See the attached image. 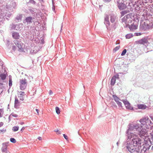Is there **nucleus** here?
<instances>
[{"mask_svg":"<svg viewBox=\"0 0 153 153\" xmlns=\"http://www.w3.org/2000/svg\"><path fill=\"white\" fill-rule=\"evenodd\" d=\"M128 126V129L126 131L127 138L123 144V147L124 148L126 146L130 148L128 146L131 144L139 145L141 143L140 139L138 137L137 134L142 137L146 134L147 132V129L143 128L141 124H130Z\"/></svg>","mask_w":153,"mask_h":153,"instance_id":"obj_1","label":"nucleus"},{"mask_svg":"<svg viewBox=\"0 0 153 153\" xmlns=\"http://www.w3.org/2000/svg\"><path fill=\"white\" fill-rule=\"evenodd\" d=\"M141 143L139 145H137L135 143L131 144L128 146L130 148L127 146L126 147L128 151L131 152H133L135 151H139L141 150L142 153H145L146 151H148L151 146V145H149L147 141H145L144 143H143L142 146H141L142 140L140 139Z\"/></svg>","mask_w":153,"mask_h":153,"instance_id":"obj_2","label":"nucleus"},{"mask_svg":"<svg viewBox=\"0 0 153 153\" xmlns=\"http://www.w3.org/2000/svg\"><path fill=\"white\" fill-rule=\"evenodd\" d=\"M139 122L142 126H144L146 128H151L153 127V123L148 117L140 119Z\"/></svg>","mask_w":153,"mask_h":153,"instance_id":"obj_3","label":"nucleus"},{"mask_svg":"<svg viewBox=\"0 0 153 153\" xmlns=\"http://www.w3.org/2000/svg\"><path fill=\"white\" fill-rule=\"evenodd\" d=\"M104 23L106 25L107 30L108 31L115 30L117 26V22L113 23L111 25V26H110V23L109 20V17L107 16L105 18Z\"/></svg>","mask_w":153,"mask_h":153,"instance_id":"obj_4","label":"nucleus"},{"mask_svg":"<svg viewBox=\"0 0 153 153\" xmlns=\"http://www.w3.org/2000/svg\"><path fill=\"white\" fill-rule=\"evenodd\" d=\"M114 2L117 4V7L120 10H124L127 7L124 0H114Z\"/></svg>","mask_w":153,"mask_h":153,"instance_id":"obj_5","label":"nucleus"},{"mask_svg":"<svg viewBox=\"0 0 153 153\" xmlns=\"http://www.w3.org/2000/svg\"><path fill=\"white\" fill-rule=\"evenodd\" d=\"M20 88L22 90H24L26 88L27 85V79H20Z\"/></svg>","mask_w":153,"mask_h":153,"instance_id":"obj_6","label":"nucleus"},{"mask_svg":"<svg viewBox=\"0 0 153 153\" xmlns=\"http://www.w3.org/2000/svg\"><path fill=\"white\" fill-rule=\"evenodd\" d=\"M14 43L19 48V51L20 52H22L23 51V49L22 45L23 44L22 42L19 39H15L13 41Z\"/></svg>","mask_w":153,"mask_h":153,"instance_id":"obj_7","label":"nucleus"},{"mask_svg":"<svg viewBox=\"0 0 153 153\" xmlns=\"http://www.w3.org/2000/svg\"><path fill=\"white\" fill-rule=\"evenodd\" d=\"M9 142L3 143H2V147L1 148V150L2 152L5 153H10L7 148L8 144Z\"/></svg>","mask_w":153,"mask_h":153,"instance_id":"obj_8","label":"nucleus"},{"mask_svg":"<svg viewBox=\"0 0 153 153\" xmlns=\"http://www.w3.org/2000/svg\"><path fill=\"white\" fill-rule=\"evenodd\" d=\"M113 98L114 99V100L115 101V102L117 103V104L118 106L120 108H122V103L120 102V101H122V100H120V98H119L116 95H112Z\"/></svg>","mask_w":153,"mask_h":153,"instance_id":"obj_9","label":"nucleus"},{"mask_svg":"<svg viewBox=\"0 0 153 153\" xmlns=\"http://www.w3.org/2000/svg\"><path fill=\"white\" fill-rule=\"evenodd\" d=\"M132 22H130L128 20V19L126 18L124 19V17L121 19V22L124 25L125 27H128V25L130 23H131Z\"/></svg>","mask_w":153,"mask_h":153,"instance_id":"obj_10","label":"nucleus"},{"mask_svg":"<svg viewBox=\"0 0 153 153\" xmlns=\"http://www.w3.org/2000/svg\"><path fill=\"white\" fill-rule=\"evenodd\" d=\"M149 26L147 23L144 22L143 24L140 26V29L141 31H145L149 29Z\"/></svg>","mask_w":153,"mask_h":153,"instance_id":"obj_11","label":"nucleus"},{"mask_svg":"<svg viewBox=\"0 0 153 153\" xmlns=\"http://www.w3.org/2000/svg\"><path fill=\"white\" fill-rule=\"evenodd\" d=\"M122 101L127 109L132 110H134L133 107L131 106L130 103L127 100H122Z\"/></svg>","mask_w":153,"mask_h":153,"instance_id":"obj_12","label":"nucleus"},{"mask_svg":"<svg viewBox=\"0 0 153 153\" xmlns=\"http://www.w3.org/2000/svg\"><path fill=\"white\" fill-rule=\"evenodd\" d=\"M119 78V75L118 74L114 75L111 79L110 82L111 85H114L115 83L116 79H118Z\"/></svg>","mask_w":153,"mask_h":153,"instance_id":"obj_13","label":"nucleus"},{"mask_svg":"<svg viewBox=\"0 0 153 153\" xmlns=\"http://www.w3.org/2000/svg\"><path fill=\"white\" fill-rule=\"evenodd\" d=\"M148 42L147 39L146 38H143L141 39L138 40L137 42L140 44L144 45L147 43Z\"/></svg>","mask_w":153,"mask_h":153,"instance_id":"obj_14","label":"nucleus"},{"mask_svg":"<svg viewBox=\"0 0 153 153\" xmlns=\"http://www.w3.org/2000/svg\"><path fill=\"white\" fill-rule=\"evenodd\" d=\"M128 27L130 29L131 31H134V30L137 29V25H135L133 23V24H131V25H128Z\"/></svg>","mask_w":153,"mask_h":153,"instance_id":"obj_15","label":"nucleus"},{"mask_svg":"<svg viewBox=\"0 0 153 153\" xmlns=\"http://www.w3.org/2000/svg\"><path fill=\"white\" fill-rule=\"evenodd\" d=\"M20 105L19 102L16 96L15 97L14 107L16 108H18Z\"/></svg>","mask_w":153,"mask_h":153,"instance_id":"obj_16","label":"nucleus"},{"mask_svg":"<svg viewBox=\"0 0 153 153\" xmlns=\"http://www.w3.org/2000/svg\"><path fill=\"white\" fill-rule=\"evenodd\" d=\"M33 18L32 17L29 16L26 18L25 20L23 21V23H25L26 22L27 23V24H30L32 22Z\"/></svg>","mask_w":153,"mask_h":153,"instance_id":"obj_17","label":"nucleus"},{"mask_svg":"<svg viewBox=\"0 0 153 153\" xmlns=\"http://www.w3.org/2000/svg\"><path fill=\"white\" fill-rule=\"evenodd\" d=\"M132 16V13H129L127 14L124 17V19L126 18L128 19V20L130 22H132L131 17Z\"/></svg>","mask_w":153,"mask_h":153,"instance_id":"obj_18","label":"nucleus"},{"mask_svg":"<svg viewBox=\"0 0 153 153\" xmlns=\"http://www.w3.org/2000/svg\"><path fill=\"white\" fill-rule=\"evenodd\" d=\"M20 93L18 94V97L19 98L20 100L22 101H23L24 100L23 96L25 95V93L23 92H20Z\"/></svg>","mask_w":153,"mask_h":153,"instance_id":"obj_19","label":"nucleus"},{"mask_svg":"<svg viewBox=\"0 0 153 153\" xmlns=\"http://www.w3.org/2000/svg\"><path fill=\"white\" fill-rule=\"evenodd\" d=\"M116 19V16L114 15L111 14L110 16V21L112 23L116 22L115 21Z\"/></svg>","mask_w":153,"mask_h":153,"instance_id":"obj_20","label":"nucleus"},{"mask_svg":"<svg viewBox=\"0 0 153 153\" xmlns=\"http://www.w3.org/2000/svg\"><path fill=\"white\" fill-rule=\"evenodd\" d=\"M12 37L13 38L15 39H19V33L16 32H14L12 33Z\"/></svg>","mask_w":153,"mask_h":153,"instance_id":"obj_21","label":"nucleus"},{"mask_svg":"<svg viewBox=\"0 0 153 153\" xmlns=\"http://www.w3.org/2000/svg\"><path fill=\"white\" fill-rule=\"evenodd\" d=\"M137 107L138 109H144L147 108L146 105L142 104L137 105Z\"/></svg>","mask_w":153,"mask_h":153,"instance_id":"obj_22","label":"nucleus"},{"mask_svg":"<svg viewBox=\"0 0 153 153\" xmlns=\"http://www.w3.org/2000/svg\"><path fill=\"white\" fill-rule=\"evenodd\" d=\"M17 26H18V25H17L12 24L10 25V27L11 30H17V29L16 28Z\"/></svg>","mask_w":153,"mask_h":153,"instance_id":"obj_23","label":"nucleus"},{"mask_svg":"<svg viewBox=\"0 0 153 153\" xmlns=\"http://www.w3.org/2000/svg\"><path fill=\"white\" fill-rule=\"evenodd\" d=\"M150 135L151 138L149 139V142H150V143L152 144V142L153 143V131L150 133Z\"/></svg>","mask_w":153,"mask_h":153,"instance_id":"obj_24","label":"nucleus"},{"mask_svg":"<svg viewBox=\"0 0 153 153\" xmlns=\"http://www.w3.org/2000/svg\"><path fill=\"white\" fill-rule=\"evenodd\" d=\"M0 77L1 79L4 80L5 79L6 76L5 74L2 73L1 74Z\"/></svg>","mask_w":153,"mask_h":153,"instance_id":"obj_25","label":"nucleus"},{"mask_svg":"<svg viewBox=\"0 0 153 153\" xmlns=\"http://www.w3.org/2000/svg\"><path fill=\"white\" fill-rule=\"evenodd\" d=\"M134 10L133 8L131 7L130 6H128V7L127 8V11L128 13H129L133 11V10Z\"/></svg>","mask_w":153,"mask_h":153,"instance_id":"obj_26","label":"nucleus"},{"mask_svg":"<svg viewBox=\"0 0 153 153\" xmlns=\"http://www.w3.org/2000/svg\"><path fill=\"white\" fill-rule=\"evenodd\" d=\"M133 36L132 34H128L126 35V39H129L131 38Z\"/></svg>","mask_w":153,"mask_h":153,"instance_id":"obj_27","label":"nucleus"},{"mask_svg":"<svg viewBox=\"0 0 153 153\" xmlns=\"http://www.w3.org/2000/svg\"><path fill=\"white\" fill-rule=\"evenodd\" d=\"M55 110L56 111V113L59 114H60V111L59 108L58 107H56L55 108Z\"/></svg>","mask_w":153,"mask_h":153,"instance_id":"obj_28","label":"nucleus"},{"mask_svg":"<svg viewBox=\"0 0 153 153\" xmlns=\"http://www.w3.org/2000/svg\"><path fill=\"white\" fill-rule=\"evenodd\" d=\"M120 14L121 16H123L124 15L128 13L127 10H125L120 12Z\"/></svg>","mask_w":153,"mask_h":153,"instance_id":"obj_29","label":"nucleus"},{"mask_svg":"<svg viewBox=\"0 0 153 153\" xmlns=\"http://www.w3.org/2000/svg\"><path fill=\"white\" fill-rule=\"evenodd\" d=\"M111 104L113 108H117V106L115 102H112Z\"/></svg>","mask_w":153,"mask_h":153,"instance_id":"obj_30","label":"nucleus"},{"mask_svg":"<svg viewBox=\"0 0 153 153\" xmlns=\"http://www.w3.org/2000/svg\"><path fill=\"white\" fill-rule=\"evenodd\" d=\"M19 127L18 126H14L12 130L14 131H16L19 130Z\"/></svg>","mask_w":153,"mask_h":153,"instance_id":"obj_31","label":"nucleus"},{"mask_svg":"<svg viewBox=\"0 0 153 153\" xmlns=\"http://www.w3.org/2000/svg\"><path fill=\"white\" fill-rule=\"evenodd\" d=\"M15 19L16 20L19 21L21 19L22 16L21 15L18 16L16 17Z\"/></svg>","mask_w":153,"mask_h":153,"instance_id":"obj_32","label":"nucleus"},{"mask_svg":"<svg viewBox=\"0 0 153 153\" xmlns=\"http://www.w3.org/2000/svg\"><path fill=\"white\" fill-rule=\"evenodd\" d=\"M10 141L13 143H15L16 142V140L13 138H11L10 139Z\"/></svg>","mask_w":153,"mask_h":153,"instance_id":"obj_33","label":"nucleus"},{"mask_svg":"<svg viewBox=\"0 0 153 153\" xmlns=\"http://www.w3.org/2000/svg\"><path fill=\"white\" fill-rule=\"evenodd\" d=\"M120 48V46H117L115 47L113 49V51L115 52L118 50Z\"/></svg>","mask_w":153,"mask_h":153,"instance_id":"obj_34","label":"nucleus"},{"mask_svg":"<svg viewBox=\"0 0 153 153\" xmlns=\"http://www.w3.org/2000/svg\"><path fill=\"white\" fill-rule=\"evenodd\" d=\"M126 52V49H124L123 51L121 54V55L122 56L124 55Z\"/></svg>","mask_w":153,"mask_h":153,"instance_id":"obj_35","label":"nucleus"},{"mask_svg":"<svg viewBox=\"0 0 153 153\" xmlns=\"http://www.w3.org/2000/svg\"><path fill=\"white\" fill-rule=\"evenodd\" d=\"M12 80L11 79H10L9 80V85L10 87H11L12 85Z\"/></svg>","mask_w":153,"mask_h":153,"instance_id":"obj_36","label":"nucleus"},{"mask_svg":"<svg viewBox=\"0 0 153 153\" xmlns=\"http://www.w3.org/2000/svg\"><path fill=\"white\" fill-rule=\"evenodd\" d=\"M12 116L13 117H18V115H17V114H10V115L9 116V118L11 116Z\"/></svg>","mask_w":153,"mask_h":153,"instance_id":"obj_37","label":"nucleus"},{"mask_svg":"<svg viewBox=\"0 0 153 153\" xmlns=\"http://www.w3.org/2000/svg\"><path fill=\"white\" fill-rule=\"evenodd\" d=\"M6 129H4V128H3L2 129H0V133H1V132H5L6 131Z\"/></svg>","mask_w":153,"mask_h":153,"instance_id":"obj_38","label":"nucleus"},{"mask_svg":"<svg viewBox=\"0 0 153 153\" xmlns=\"http://www.w3.org/2000/svg\"><path fill=\"white\" fill-rule=\"evenodd\" d=\"M135 34L136 36H140L142 34V33H135Z\"/></svg>","mask_w":153,"mask_h":153,"instance_id":"obj_39","label":"nucleus"},{"mask_svg":"<svg viewBox=\"0 0 153 153\" xmlns=\"http://www.w3.org/2000/svg\"><path fill=\"white\" fill-rule=\"evenodd\" d=\"M30 3H31L33 4H36V2L33 0H30Z\"/></svg>","mask_w":153,"mask_h":153,"instance_id":"obj_40","label":"nucleus"},{"mask_svg":"<svg viewBox=\"0 0 153 153\" xmlns=\"http://www.w3.org/2000/svg\"><path fill=\"white\" fill-rule=\"evenodd\" d=\"M63 136L64 138L67 140H68V136L65 134H63Z\"/></svg>","mask_w":153,"mask_h":153,"instance_id":"obj_41","label":"nucleus"},{"mask_svg":"<svg viewBox=\"0 0 153 153\" xmlns=\"http://www.w3.org/2000/svg\"><path fill=\"white\" fill-rule=\"evenodd\" d=\"M127 73V71H125L123 72H122L121 73H119V74H126Z\"/></svg>","mask_w":153,"mask_h":153,"instance_id":"obj_42","label":"nucleus"},{"mask_svg":"<svg viewBox=\"0 0 153 153\" xmlns=\"http://www.w3.org/2000/svg\"><path fill=\"white\" fill-rule=\"evenodd\" d=\"M52 4H53V7H52V10L53 11H54L55 10V7L53 6V4H54V2L52 0Z\"/></svg>","mask_w":153,"mask_h":153,"instance_id":"obj_43","label":"nucleus"},{"mask_svg":"<svg viewBox=\"0 0 153 153\" xmlns=\"http://www.w3.org/2000/svg\"><path fill=\"white\" fill-rule=\"evenodd\" d=\"M16 47L15 46L13 45L12 46V49L13 50L15 51L16 50Z\"/></svg>","mask_w":153,"mask_h":153,"instance_id":"obj_44","label":"nucleus"},{"mask_svg":"<svg viewBox=\"0 0 153 153\" xmlns=\"http://www.w3.org/2000/svg\"><path fill=\"white\" fill-rule=\"evenodd\" d=\"M53 93L52 91L51 90H50L49 91V94L50 95H51L53 94Z\"/></svg>","mask_w":153,"mask_h":153,"instance_id":"obj_45","label":"nucleus"},{"mask_svg":"<svg viewBox=\"0 0 153 153\" xmlns=\"http://www.w3.org/2000/svg\"><path fill=\"white\" fill-rule=\"evenodd\" d=\"M120 143L119 142V140L117 143V147H119V145L120 144Z\"/></svg>","mask_w":153,"mask_h":153,"instance_id":"obj_46","label":"nucleus"},{"mask_svg":"<svg viewBox=\"0 0 153 153\" xmlns=\"http://www.w3.org/2000/svg\"><path fill=\"white\" fill-rule=\"evenodd\" d=\"M4 123L2 122H1L0 123V127L2 126L3 125Z\"/></svg>","mask_w":153,"mask_h":153,"instance_id":"obj_47","label":"nucleus"},{"mask_svg":"<svg viewBox=\"0 0 153 153\" xmlns=\"http://www.w3.org/2000/svg\"><path fill=\"white\" fill-rule=\"evenodd\" d=\"M3 111V110L1 109H0V117H1V112Z\"/></svg>","mask_w":153,"mask_h":153,"instance_id":"obj_48","label":"nucleus"},{"mask_svg":"<svg viewBox=\"0 0 153 153\" xmlns=\"http://www.w3.org/2000/svg\"><path fill=\"white\" fill-rule=\"evenodd\" d=\"M150 118H151V120L153 121V116H150Z\"/></svg>","mask_w":153,"mask_h":153,"instance_id":"obj_49","label":"nucleus"},{"mask_svg":"<svg viewBox=\"0 0 153 153\" xmlns=\"http://www.w3.org/2000/svg\"><path fill=\"white\" fill-rule=\"evenodd\" d=\"M111 1V0H104V1L105 2H110Z\"/></svg>","mask_w":153,"mask_h":153,"instance_id":"obj_50","label":"nucleus"},{"mask_svg":"<svg viewBox=\"0 0 153 153\" xmlns=\"http://www.w3.org/2000/svg\"><path fill=\"white\" fill-rule=\"evenodd\" d=\"M38 138L39 140H41L42 139V137H39Z\"/></svg>","mask_w":153,"mask_h":153,"instance_id":"obj_51","label":"nucleus"},{"mask_svg":"<svg viewBox=\"0 0 153 153\" xmlns=\"http://www.w3.org/2000/svg\"><path fill=\"white\" fill-rule=\"evenodd\" d=\"M25 129V127H23L21 129V131H23V130H24Z\"/></svg>","mask_w":153,"mask_h":153,"instance_id":"obj_52","label":"nucleus"},{"mask_svg":"<svg viewBox=\"0 0 153 153\" xmlns=\"http://www.w3.org/2000/svg\"><path fill=\"white\" fill-rule=\"evenodd\" d=\"M62 27H63V26H62H62H61V29H60V31L61 32L62 30Z\"/></svg>","mask_w":153,"mask_h":153,"instance_id":"obj_53","label":"nucleus"},{"mask_svg":"<svg viewBox=\"0 0 153 153\" xmlns=\"http://www.w3.org/2000/svg\"><path fill=\"white\" fill-rule=\"evenodd\" d=\"M36 112L38 113H38H39V110L37 109H36Z\"/></svg>","mask_w":153,"mask_h":153,"instance_id":"obj_54","label":"nucleus"},{"mask_svg":"<svg viewBox=\"0 0 153 153\" xmlns=\"http://www.w3.org/2000/svg\"><path fill=\"white\" fill-rule=\"evenodd\" d=\"M59 130L58 129H56L54 131L56 132L57 133L59 131Z\"/></svg>","mask_w":153,"mask_h":153,"instance_id":"obj_55","label":"nucleus"},{"mask_svg":"<svg viewBox=\"0 0 153 153\" xmlns=\"http://www.w3.org/2000/svg\"><path fill=\"white\" fill-rule=\"evenodd\" d=\"M58 134H61V132L60 131H59L58 132H57Z\"/></svg>","mask_w":153,"mask_h":153,"instance_id":"obj_56","label":"nucleus"},{"mask_svg":"<svg viewBox=\"0 0 153 153\" xmlns=\"http://www.w3.org/2000/svg\"><path fill=\"white\" fill-rule=\"evenodd\" d=\"M117 42H117H116V44H120L119 42Z\"/></svg>","mask_w":153,"mask_h":153,"instance_id":"obj_57","label":"nucleus"},{"mask_svg":"<svg viewBox=\"0 0 153 153\" xmlns=\"http://www.w3.org/2000/svg\"><path fill=\"white\" fill-rule=\"evenodd\" d=\"M36 52H37L36 51H34V50H33V52H33V53H36Z\"/></svg>","mask_w":153,"mask_h":153,"instance_id":"obj_58","label":"nucleus"},{"mask_svg":"<svg viewBox=\"0 0 153 153\" xmlns=\"http://www.w3.org/2000/svg\"><path fill=\"white\" fill-rule=\"evenodd\" d=\"M24 124V123L23 122H21V125H23V124Z\"/></svg>","mask_w":153,"mask_h":153,"instance_id":"obj_59","label":"nucleus"},{"mask_svg":"<svg viewBox=\"0 0 153 153\" xmlns=\"http://www.w3.org/2000/svg\"><path fill=\"white\" fill-rule=\"evenodd\" d=\"M3 84V83H0V85H2Z\"/></svg>","mask_w":153,"mask_h":153,"instance_id":"obj_60","label":"nucleus"},{"mask_svg":"<svg viewBox=\"0 0 153 153\" xmlns=\"http://www.w3.org/2000/svg\"><path fill=\"white\" fill-rule=\"evenodd\" d=\"M152 149L153 150V146L152 147Z\"/></svg>","mask_w":153,"mask_h":153,"instance_id":"obj_61","label":"nucleus"},{"mask_svg":"<svg viewBox=\"0 0 153 153\" xmlns=\"http://www.w3.org/2000/svg\"><path fill=\"white\" fill-rule=\"evenodd\" d=\"M1 61V60L0 59V62Z\"/></svg>","mask_w":153,"mask_h":153,"instance_id":"obj_62","label":"nucleus"}]
</instances>
